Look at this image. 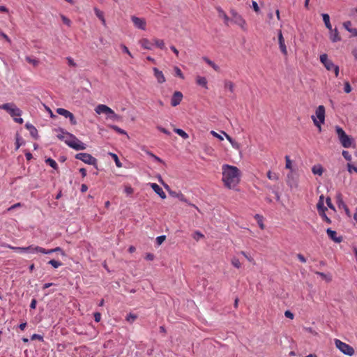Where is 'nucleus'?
I'll return each instance as SVG.
<instances>
[{"mask_svg": "<svg viewBox=\"0 0 357 357\" xmlns=\"http://www.w3.org/2000/svg\"><path fill=\"white\" fill-rule=\"evenodd\" d=\"M204 234H202L201 232L199 231H195L193 234V238L196 240V241H199V239L204 238Z\"/></svg>", "mask_w": 357, "mask_h": 357, "instance_id": "49530a36", "label": "nucleus"}, {"mask_svg": "<svg viewBox=\"0 0 357 357\" xmlns=\"http://www.w3.org/2000/svg\"><path fill=\"white\" fill-rule=\"evenodd\" d=\"M351 25V22L350 21H347V22H344V24H343L344 27V28H345V29H346L349 32H350V31H351V29L350 28Z\"/></svg>", "mask_w": 357, "mask_h": 357, "instance_id": "5fc2aeb1", "label": "nucleus"}, {"mask_svg": "<svg viewBox=\"0 0 357 357\" xmlns=\"http://www.w3.org/2000/svg\"><path fill=\"white\" fill-rule=\"evenodd\" d=\"M2 247L7 248L20 252H26V247H15L6 243H2Z\"/></svg>", "mask_w": 357, "mask_h": 357, "instance_id": "393cba45", "label": "nucleus"}, {"mask_svg": "<svg viewBox=\"0 0 357 357\" xmlns=\"http://www.w3.org/2000/svg\"><path fill=\"white\" fill-rule=\"evenodd\" d=\"M174 131L178 134L179 136L183 137V139H186L189 137V135L182 129L180 128H174Z\"/></svg>", "mask_w": 357, "mask_h": 357, "instance_id": "2f4dec72", "label": "nucleus"}, {"mask_svg": "<svg viewBox=\"0 0 357 357\" xmlns=\"http://www.w3.org/2000/svg\"><path fill=\"white\" fill-rule=\"evenodd\" d=\"M285 161H286L285 168L290 169V171H293L292 170V162L290 160L289 156H288V155L285 156Z\"/></svg>", "mask_w": 357, "mask_h": 357, "instance_id": "ea45409f", "label": "nucleus"}, {"mask_svg": "<svg viewBox=\"0 0 357 357\" xmlns=\"http://www.w3.org/2000/svg\"><path fill=\"white\" fill-rule=\"evenodd\" d=\"M153 70L154 73V76L156 78L158 83L162 84V83L165 82L166 79H165L164 74L162 71L158 70L157 68H153Z\"/></svg>", "mask_w": 357, "mask_h": 357, "instance_id": "dca6fc26", "label": "nucleus"}, {"mask_svg": "<svg viewBox=\"0 0 357 357\" xmlns=\"http://www.w3.org/2000/svg\"><path fill=\"white\" fill-rule=\"evenodd\" d=\"M137 319V315L132 313H129L126 317V320L130 324L133 323Z\"/></svg>", "mask_w": 357, "mask_h": 357, "instance_id": "f704fd0d", "label": "nucleus"}, {"mask_svg": "<svg viewBox=\"0 0 357 357\" xmlns=\"http://www.w3.org/2000/svg\"><path fill=\"white\" fill-rule=\"evenodd\" d=\"M320 61L328 70H332L333 67L335 66L331 60L328 59V55L326 54H324L320 56Z\"/></svg>", "mask_w": 357, "mask_h": 357, "instance_id": "4468645a", "label": "nucleus"}, {"mask_svg": "<svg viewBox=\"0 0 357 357\" xmlns=\"http://www.w3.org/2000/svg\"><path fill=\"white\" fill-rule=\"evenodd\" d=\"M330 31V39L332 42L335 43L340 41L341 40L340 36H339V32L337 29H333Z\"/></svg>", "mask_w": 357, "mask_h": 357, "instance_id": "4be33fe9", "label": "nucleus"}, {"mask_svg": "<svg viewBox=\"0 0 357 357\" xmlns=\"http://www.w3.org/2000/svg\"><path fill=\"white\" fill-rule=\"evenodd\" d=\"M56 112L59 114L65 116L66 118H68L70 119V123L72 125L74 126V125L77 124V121H76L73 114L71 113L70 112H69L68 110L63 109V108H58L56 109Z\"/></svg>", "mask_w": 357, "mask_h": 357, "instance_id": "f8f14e48", "label": "nucleus"}, {"mask_svg": "<svg viewBox=\"0 0 357 357\" xmlns=\"http://www.w3.org/2000/svg\"><path fill=\"white\" fill-rule=\"evenodd\" d=\"M174 72H175V75H176V76H177V77H180V78H181V79H185V77H184V75H183V74L182 71L181 70V69H180L178 67L175 66V67L174 68Z\"/></svg>", "mask_w": 357, "mask_h": 357, "instance_id": "58836bf2", "label": "nucleus"}, {"mask_svg": "<svg viewBox=\"0 0 357 357\" xmlns=\"http://www.w3.org/2000/svg\"><path fill=\"white\" fill-rule=\"evenodd\" d=\"M224 86L225 89H228L231 93L234 91V84L230 80H225L224 82Z\"/></svg>", "mask_w": 357, "mask_h": 357, "instance_id": "c85d7f7f", "label": "nucleus"}, {"mask_svg": "<svg viewBox=\"0 0 357 357\" xmlns=\"http://www.w3.org/2000/svg\"><path fill=\"white\" fill-rule=\"evenodd\" d=\"M315 273L317 275L321 276L322 278V279H324V280H326L328 282H330L331 280V276H328L327 275H326L324 273L317 271V272H315Z\"/></svg>", "mask_w": 357, "mask_h": 357, "instance_id": "37998d69", "label": "nucleus"}, {"mask_svg": "<svg viewBox=\"0 0 357 357\" xmlns=\"http://www.w3.org/2000/svg\"><path fill=\"white\" fill-rule=\"evenodd\" d=\"M165 236H160L157 237L156 241L158 245H160L163 243V241L165 240Z\"/></svg>", "mask_w": 357, "mask_h": 357, "instance_id": "bf43d9fd", "label": "nucleus"}, {"mask_svg": "<svg viewBox=\"0 0 357 357\" xmlns=\"http://www.w3.org/2000/svg\"><path fill=\"white\" fill-rule=\"evenodd\" d=\"M26 128L28 130H29L30 133H31V135L33 137H35V135L38 133V131H37L36 128L33 126H32L31 124L26 123Z\"/></svg>", "mask_w": 357, "mask_h": 357, "instance_id": "c9c22d12", "label": "nucleus"}, {"mask_svg": "<svg viewBox=\"0 0 357 357\" xmlns=\"http://www.w3.org/2000/svg\"><path fill=\"white\" fill-rule=\"evenodd\" d=\"M211 134L213 137H216V138L219 139L220 141H222V140L224 139H223V137H222V136H221L220 135H219L218 133H217L216 132H215V131H213V130L211 131Z\"/></svg>", "mask_w": 357, "mask_h": 357, "instance_id": "13d9d810", "label": "nucleus"}, {"mask_svg": "<svg viewBox=\"0 0 357 357\" xmlns=\"http://www.w3.org/2000/svg\"><path fill=\"white\" fill-rule=\"evenodd\" d=\"M322 17H323V20H324L326 27L328 30H331L332 26H331V22H330L329 15L326 13H324V14H322Z\"/></svg>", "mask_w": 357, "mask_h": 357, "instance_id": "cd10ccee", "label": "nucleus"}, {"mask_svg": "<svg viewBox=\"0 0 357 357\" xmlns=\"http://www.w3.org/2000/svg\"><path fill=\"white\" fill-rule=\"evenodd\" d=\"M66 59H67V61H68V63L69 66H73V67L76 66V63L74 61V60L71 57H67Z\"/></svg>", "mask_w": 357, "mask_h": 357, "instance_id": "6e6d98bb", "label": "nucleus"}, {"mask_svg": "<svg viewBox=\"0 0 357 357\" xmlns=\"http://www.w3.org/2000/svg\"><path fill=\"white\" fill-rule=\"evenodd\" d=\"M287 184L290 188H296L298 185V176L293 171H290L287 175Z\"/></svg>", "mask_w": 357, "mask_h": 357, "instance_id": "423d86ee", "label": "nucleus"}, {"mask_svg": "<svg viewBox=\"0 0 357 357\" xmlns=\"http://www.w3.org/2000/svg\"><path fill=\"white\" fill-rule=\"evenodd\" d=\"M48 264L52 265L54 268H57L62 265L61 262L54 259H51L48 261Z\"/></svg>", "mask_w": 357, "mask_h": 357, "instance_id": "a19ab883", "label": "nucleus"}, {"mask_svg": "<svg viewBox=\"0 0 357 357\" xmlns=\"http://www.w3.org/2000/svg\"><path fill=\"white\" fill-rule=\"evenodd\" d=\"M3 110H5L13 118V121L17 123L22 124L23 119L20 118L22 111L17 107L13 102H8L4 104Z\"/></svg>", "mask_w": 357, "mask_h": 357, "instance_id": "f03ea898", "label": "nucleus"}, {"mask_svg": "<svg viewBox=\"0 0 357 357\" xmlns=\"http://www.w3.org/2000/svg\"><path fill=\"white\" fill-rule=\"evenodd\" d=\"M26 61L28 63L33 64L34 66H38V63H39V61L38 60L32 59L30 56H26Z\"/></svg>", "mask_w": 357, "mask_h": 357, "instance_id": "c03bdc74", "label": "nucleus"}, {"mask_svg": "<svg viewBox=\"0 0 357 357\" xmlns=\"http://www.w3.org/2000/svg\"><path fill=\"white\" fill-rule=\"evenodd\" d=\"M36 305H37V301H36V299L33 298V299L31 300V304H30V307H31V309H36Z\"/></svg>", "mask_w": 357, "mask_h": 357, "instance_id": "774afa93", "label": "nucleus"}, {"mask_svg": "<svg viewBox=\"0 0 357 357\" xmlns=\"http://www.w3.org/2000/svg\"><path fill=\"white\" fill-rule=\"evenodd\" d=\"M278 42H279L280 49L281 52L284 55H287V47L285 45L284 39L282 36V33L281 31H280L279 33H278Z\"/></svg>", "mask_w": 357, "mask_h": 357, "instance_id": "f3484780", "label": "nucleus"}, {"mask_svg": "<svg viewBox=\"0 0 357 357\" xmlns=\"http://www.w3.org/2000/svg\"><path fill=\"white\" fill-rule=\"evenodd\" d=\"M352 170L357 173V167H354L351 164H348V171L351 173Z\"/></svg>", "mask_w": 357, "mask_h": 357, "instance_id": "69168bd1", "label": "nucleus"}, {"mask_svg": "<svg viewBox=\"0 0 357 357\" xmlns=\"http://www.w3.org/2000/svg\"><path fill=\"white\" fill-rule=\"evenodd\" d=\"M196 83L199 86H202L203 88L208 89V82L205 77L202 76H197L196 77Z\"/></svg>", "mask_w": 357, "mask_h": 357, "instance_id": "5701e85b", "label": "nucleus"}, {"mask_svg": "<svg viewBox=\"0 0 357 357\" xmlns=\"http://www.w3.org/2000/svg\"><path fill=\"white\" fill-rule=\"evenodd\" d=\"M204 61L207 63L210 66H211L215 71H218L219 70V66L218 65H216L213 61H212L211 60H210L207 57H204L203 58Z\"/></svg>", "mask_w": 357, "mask_h": 357, "instance_id": "7c9ffc66", "label": "nucleus"}, {"mask_svg": "<svg viewBox=\"0 0 357 357\" xmlns=\"http://www.w3.org/2000/svg\"><path fill=\"white\" fill-rule=\"evenodd\" d=\"M0 35L2 36L8 43H11V40L9 37L3 32L0 31Z\"/></svg>", "mask_w": 357, "mask_h": 357, "instance_id": "e2e57ef3", "label": "nucleus"}, {"mask_svg": "<svg viewBox=\"0 0 357 357\" xmlns=\"http://www.w3.org/2000/svg\"><path fill=\"white\" fill-rule=\"evenodd\" d=\"M31 340H38L39 341H43V337L39 334H33L31 337Z\"/></svg>", "mask_w": 357, "mask_h": 357, "instance_id": "09e8293b", "label": "nucleus"}, {"mask_svg": "<svg viewBox=\"0 0 357 357\" xmlns=\"http://www.w3.org/2000/svg\"><path fill=\"white\" fill-rule=\"evenodd\" d=\"M153 42L154 43L155 45L161 49L164 50L165 48V45L163 40L158 39L156 38H153Z\"/></svg>", "mask_w": 357, "mask_h": 357, "instance_id": "c756f323", "label": "nucleus"}, {"mask_svg": "<svg viewBox=\"0 0 357 357\" xmlns=\"http://www.w3.org/2000/svg\"><path fill=\"white\" fill-rule=\"evenodd\" d=\"M342 155L348 161H350L351 160V155L347 151H342Z\"/></svg>", "mask_w": 357, "mask_h": 357, "instance_id": "603ef678", "label": "nucleus"}, {"mask_svg": "<svg viewBox=\"0 0 357 357\" xmlns=\"http://www.w3.org/2000/svg\"><path fill=\"white\" fill-rule=\"evenodd\" d=\"M267 177L271 181H278L279 179V175L278 173L268 171L267 172Z\"/></svg>", "mask_w": 357, "mask_h": 357, "instance_id": "473e14b6", "label": "nucleus"}, {"mask_svg": "<svg viewBox=\"0 0 357 357\" xmlns=\"http://www.w3.org/2000/svg\"><path fill=\"white\" fill-rule=\"evenodd\" d=\"M317 209L320 214L321 213H324L327 208L324 205V201L323 200H319L317 204Z\"/></svg>", "mask_w": 357, "mask_h": 357, "instance_id": "72a5a7b5", "label": "nucleus"}, {"mask_svg": "<svg viewBox=\"0 0 357 357\" xmlns=\"http://www.w3.org/2000/svg\"><path fill=\"white\" fill-rule=\"evenodd\" d=\"M42 250H43L42 247L35 245H31L26 247V252L31 253V254L41 253Z\"/></svg>", "mask_w": 357, "mask_h": 357, "instance_id": "b1692460", "label": "nucleus"}, {"mask_svg": "<svg viewBox=\"0 0 357 357\" xmlns=\"http://www.w3.org/2000/svg\"><path fill=\"white\" fill-rule=\"evenodd\" d=\"M139 44L144 50H151L152 49V43L148 38H143L140 39L139 40Z\"/></svg>", "mask_w": 357, "mask_h": 357, "instance_id": "6ab92c4d", "label": "nucleus"}, {"mask_svg": "<svg viewBox=\"0 0 357 357\" xmlns=\"http://www.w3.org/2000/svg\"><path fill=\"white\" fill-rule=\"evenodd\" d=\"M335 128L342 146L344 148L351 147L354 141L353 138L347 135L345 131L341 127L336 126Z\"/></svg>", "mask_w": 357, "mask_h": 357, "instance_id": "20e7f679", "label": "nucleus"}, {"mask_svg": "<svg viewBox=\"0 0 357 357\" xmlns=\"http://www.w3.org/2000/svg\"><path fill=\"white\" fill-rule=\"evenodd\" d=\"M183 97V96L181 92L175 91L173 93L172 97L171 98V105L172 107H176L182 101Z\"/></svg>", "mask_w": 357, "mask_h": 357, "instance_id": "2eb2a0df", "label": "nucleus"}, {"mask_svg": "<svg viewBox=\"0 0 357 357\" xmlns=\"http://www.w3.org/2000/svg\"><path fill=\"white\" fill-rule=\"evenodd\" d=\"M216 10L218 11L219 17L222 18L224 20V22L227 26L229 25V22L230 19L227 16L226 13L222 10V8L220 6H218L216 7Z\"/></svg>", "mask_w": 357, "mask_h": 357, "instance_id": "a211bd4d", "label": "nucleus"}, {"mask_svg": "<svg viewBox=\"0 0 357 357\" xmlns=\"http://www.w3.org/2000/svg\"><path fill=\"white\" fill-rule=\"evenodd\" d=\"M326 109L324 105H319L315 110V115L311 116L314 126L321 131V125L325 123Z\"/></svg>", "mask_w": 357, "mask_h": 357, "instance_id": "7ed1b4c3", "label": "nucleus"}, {"mask_svg": "<svg viewBox=\"0 0 357 357\" xmlns=\"http://www.w3.org/2000/svg\"><path fill=\"white\" fill-rule=\"evenodd\" d=\"M75 158L82 160L86 164L95 165L97 162L96 158L91 154L86 153H79L76 154Z\"/></svg>", "mask_w": 357, "mask_h": 357, "instance_id": "0eeeda50", "label": "nucleus"}, {"mask_svg": "<svg viewBox=\"0 0 357 357\" xmlns=\"http://www.w3.org/2000/svg\"><path fill=\"white\" fill-rule=\"evenodd\" d=\"M252 8H253L255 12L258 13L259 11V8L258 6L257 3L255 1H252Z\"/></svg>", "mask_w": 357, "mask_h": 357, "instance_id": "0e129e2a", "label": "nucleus"}, {"mask_svg": "<svg viewBox=\"0 0 357 357\" xmlns=\"http://www.w3.org/2000/svg\"><path fill=\"white\" fill-rule=\"evenodd\" d=\"M94 12L97 17L102 22V24L105 26L106 25V21L104 17V13L102 11L99 10L97 8H94Z\"/></svg>", "mask_w": 357, "mask_h": 357, "instance_id": "bb28decb", "label": "nucleus"}, {"mask_svg": "<svg viewBox=\"0 0 357 357\" xmlns=\"http://www.w3.org/2000/svg\"><path fill=\"white\" fill-rule=\"evenodd\" d=\"M151 186L155 193H157L162 199L166 198V195L162 189L157 183H151Z\"/></svg>", "mask_w": 357, "mask_h": 357, "instance_id": "aec40b11", "label": "nucleus"}, {"mask_svg": "<svg viewBox=\"0 0 357 357\" xmlns=\"http://www.w3.org/2000/svg\"><path fill=\"white\" fill-rule=\"evenodd\" d=\"M344 91L347 93H349L351 92V87L349 84V83L348 82H347L345 84H344Z\"/></svg>", "mask_w": 357, "mask_h": 357, "instance_id": "864d4df0", "label": "nucleus"}, {"mask_svg": "<svg viewBox=\"0 0 357 357\" xmlns=\"http://www.w3.org/2000/svg\"><path fill=\"white\" fill-rule=\"evenodd\" d=\"M124 192L126 195H130L133 193L134 190L130 185H126L124 188Z\"/></svg>", "mask_w": 357, "mask_h": 357, "instance_id": "a18cd8bd", "label": "nucleus"}, {"mask_svg": "<svg viewBox=\"0 0 357 357\" xmlns=\"http://www.w3.org/2000/svg\"><path fill=\"white\" fill-rule=\"evenodd\" d=\"M297 258L302 263H305L306 262V259H305V257L302 254H298L297 255Z\"/></svg>", "mask_w": 357, "mask_h": 357, "instance_id": "338daca9", "label": "nucleus"}, {"mask_svg": "<svg viewBox=\"0 0 357 357\" xmlns=\"http://www.w3.org/2000/svg\"><path fill=\"white\" fill-rule=\"evenodd\" d=\"M231 14L232 16L231 20L241 29L246 30V22L243 17L234 10H231Z\"/></svg>", "mask_w": 357, "mask_h": 357, "instance_id": "6e6552de", "label": "nucleus"}, {"mask_svg": "<svg viewBox=\"0 0 357 357\" xmlns=\"http://www.w3.org/2000/svg\"><path fill=\"white\" fill-rule=\"evenodd\" d=\"M69 146L76 151L84 150L86 148V144L82 142L75 136H74L72 142H70Z\"/></svg>", "mask_w": 357, "mask_h": 357, "instance_id": "ddd939ff", "label": "nucleus"}, {"mask_svg": "<svg viewBox=\"0 0 357 357\" xmlns=\"http://www.w3.org/2000/svg\"><path fill=\"white\" fill-rule=\"evenodd\" d=\"M231 264L236 268H240L241 267V263L240 262L239 259L234 257L231 260Z\"/></svg>", "mask_w": 357, "mask_h": 357, "instance_id": "e433bc0d", "label": "nucleus"}, {"mask_svg": "<svg viewBox=\"0 0 357 357\" xmlns=\"http://www.w3.org/2000/svg\"><path fill=\"white\" fill-rule=\"evenodd\" d=\"M312 172L314 175L321 176L324 173V168L319 164L315 165L312 167Z\"/></svg>", "mask_w": 357, "mask_h": 357, "instance_id": "a878e982", "label": "nucleus"}, {"mask_svg": "<svg viewBox=\"0 0 357 357\" xmlns=\"http://www.w3.org/2000/svg\"><path fill=\"white\" fill-rule=\"evenodd\" d=\"M335 345L341 352L349 356H353L355 353L354 349L351 346L338 339L335 340Z\"/></svg>", "mask_w": 357, "mask_h": 357, "instance_id": "39448f33", "label": "nucleus"}, {"mask_svg": "<svg viewBox=\"0 0 357 357\" xmlns=\"http://www.w3.org/2000/svg\"><path fill=\"white\" fill-rule=\"evenodd\" d=\"M112 128L116 130V132L121 133V134H126V131L123 130V129L119 128L118 126H112Z\"/></svg>", "mask_w": 357, "mask_h": 357, "instance_id": "4d7b16f0", "label": "nucleus"}, {"mask_svg": "<svg viewBox=\"0 0 357 357\" xmlns=\"http://www.w3.org/2000/svg\"><path fill=\"white\" fill-rule=\"evenodd\" d=\"M95 111L98 114L104 113L106 114L111 115V117H116V114L114 113V112L110 107L105 105H98L96 107Z\"/></svg>", "mask_w": 357, "mask_h": 357, "instance_id": "1a4fd4ad", "label": "nucleus"}, {"mask_svg": "<svg viewBox=\"0 0 357 357\" xmlns=\"http://www.w3.org/2000/svg\"><path fill=\"white\" fill-rule=\"evenodd\" d=\"M121 49H122L123 52H125L127 54H128L130 57H132V55L131 52H130L128 48L125 45H121Z\"/></svg>", "mask_w": 357, "mask_h": 357, "instance_id": "3c124183", "label": "nucleus"}, {"mask_svg": "<svg viewBox=\"0 0 357 357\" xmlns=\"http://www.w3.org/2000/svg\"><path fill=\"white\" fill-rule=\"evenodd\" d=\"M61 20L63 21V22L66 24L67 26H70V24H71V21L68 18L66 17V16L64 15H61Z\"/></svg>", "mask_w": 357, "mask_h": 357, "instance_id": "8fccbe9b", "label": "nucleus"}, {"mask_svg": "<svg viewBox=\"0 0 357 357\" xmlns=\"http://www.w3.org/2000/svg\"><path fill=\"white\" fill-rule=\"evenodd\" d=\"M94 320L96 322H99L101 319V314L100 312H95L94 314Z\"/></svg>", "mask_w": 357, "mask_h": 357, "instance_id": "052dcab7", "label": "nucleus"}, {"mask_svg": "<svg viewBox=\"0 0 357 357\" xmlns=\"http://www.w3.org/2000/svg\"><path fill=\"white\" fill-rule=\"evenodd\" d=\"M46 163L49 165L50 167L54 168V169H56L58 167L57 163L56 161L52 158H48L46 160Z\"/></svg>", "mask_w": 357, "mask_h": 357, "instance_id": "4c0bfd02", "label": "nucleus"}, {"mask_svg": "<svg viewBox=\"0 0 357 357\" xmlns=\"http://www.w3.org/2000/svg\"><path fill=\"white\" fill-rule=\"evenodd\" d=\"M74 135L68 132H66V131H64L63 130H60V132L57 135V137L63 141L68 146H69V144L70 142H72L73 137H74Z\"/></svg>", "mask_w": 357, "mask_h": 357, "instance_id": "9d476101", "label": "nucleus"}, {"mask_svg": "<svg viewBox=\"0 0 357 357\" xmlns=\"http://www.w3.org/2000/svg\"><path fill=\"white\" fill-rule=\"evenodd\" d=\"M222 181L225 187L231 189L234 188L240 182L241 171L236 167L229 165L222 166Z\"/></svg>", "mask_w": 357, "mask_h": 357, "instance_id": "f257e3e1", "label": "nucleus"}, {"mask_svg": "<svg viewBox=\"0 0 357 357\" xmlns=\"http://www.w3.org/2000/svg\"><path fill=\"white\" fill-rule=\"evenodd\" d=\"M110 155L114 158L116 166L119 167H121V163L120 162L118 156L115 153H110Z\"/></svg>", "mask_w": 357, "mask_h": 357, "instance_id": "de8ad7c7", "label": "nucleus"}, {"mask_svg": "<svg viewBox=\"0 0 357 357\" xmlns=\"http://www.w3.org/2000/svg\"><path fill=\"white\" fill-rule=\"evenodd\" d=\"M326 233L328 236L331 238L333 241L336 243H340L342 240V237H337V233L335 231L332 230L331 229L328 228L326 230Z\"/></svg>", "mask_w": 357, "mask_h": 357, "instance_id": "412c9836", "label": "nucleus"}, {"mask_svg": "<svg viewBox=\"0 0 357 357\" xmlns=\"http://www.w3.org/2000/svg\"><path fill=\"white\" fill-rule=\"evenodd\" d=\"M248 261L252 263L255 264V259H253V257H252L251 256H250L249 255H248L244 251H241L240 252Z\"/></svg>", "mask_w": 357, "mask_h": 357, "instance_id": "79ce46f5", "label": "nucleus"}, {"mask_svg": "<svg viewBox=\"0 0 357 357\" xmlns=\"http://www.w3.org/2000/svg\"><path fill=\"white\" fill-rule=\"evenodd\" d=\"M131 20L136 28L141 30H146V22L145 19L133 15L131 17Z\"/></svg>", "mask_w": 357, "mask_h": 357, "instance_id": "9b49d317", "label": "nucleus"}, {"mask_svg": "<svg viewBox=\"0 0 357 357\" xmlns=\"http://www.w3.org/2000/svg\"><path fill=\"white\" fill-rule=\"evenodd\" d=\"M284 315L286 317L289 318L291 319H293L294 317V314L291 312H290L289 310L285 311Z\"/></svg>", "mask_w": 357, "mask_h": 357, "instance_id": "680f3d73", "label": "nucleus"}]
</instances>
